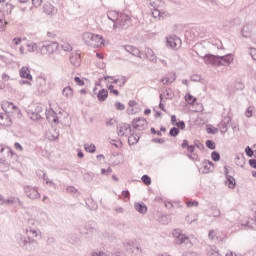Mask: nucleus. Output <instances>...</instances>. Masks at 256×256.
Masks as SVG:
<instances>
[{"label":"nucleus","mask_w":256,"mask_h":256,"mask_svg":"<svg viewBox=\"0 0 256 256\" xmlns=\"http://www.w3.org/2000/svg\"><path fill=\"white\" fill-rule=\"evenodd\" d=\"M187 207H199V202L198 201H188L187 202Z\"/></svg>","instance_id":"obj_52"},{"label":"nucleus","mask_w":256,"mask_h":256,"mask_svg":"<svg viewBox=\"0 0 256 256\" xmlns=\"http://www.w3.org/2000/svg\"><path fill=\"white\" fill-rule=\"evenodd\" d=\"M206 65H214L216 67H229L233 63V54H226L224 56L206 54L203 57Z\"/></svg>","instance_id":"obj_3"},{"label":"nucleus","mask_w":256,"mask_h":256,"mask_svg":"<svg viewBox=\"0 0 256 256\" xmlns=\"http://www.w3.org/2000/svg\"><path fill=\"white\" fill-rule=\"evenodd\" d=\"M191 81H193L194 83H198L199 81H201V76H199V75H192L191 76Z\"/></svg>","instance_id":"obj_58"},{"label":"nucleus","mask_w":256,"mask_h":256,"mask_svg":"<svg viewBox=\"0 0 256 256\" xmlns=\"http://www.w3.org/2000/svg\"><path fill=\"white\" fill-rule=\"evenodd\" d=\"M183 256H197L196 252H184Z\"/></svg>","instance_id":"obj_64"},{"label":"nucleus","mask_w":256,"mask_h":256,"mask_svg":"<svg viewBox=\"0 0 256 256\" xmlns=\"http://www.w3.org/2000/svg\"><path fill=\"white\" fill-rule=\"evenodd\" d=\"M13 203H18L19 207H23V202L17 197H10L4 200V205H13Z\"/></svg>","instance_id":"obj_25"},{"label":"nucleus","mask_w":256,"mask_h":256,"mask_svg":"<svg viewBox=\"0 0 256 256\" xmlns=\"http://www.w3.org/2000/svg\"><path fill=\"white\" fill-rule=\"evenodd\" d=\"M211 159H212V161H215V162L220 161L221 160V154H219V152H217V151H213L211 153Z\"/></svg>","instance_id":"obj_39"},{"label":"nucleus","mask_w":256,"mask_h":256,"mask_svg":"<svg viewBox=\"0 0 256 256\" xmlns=\"http://www.w3.org/2000/svg\"><path fill=\"white\" fill-rule=\"evenodd\" d=\"M232 119L230 116H224L222 119L223 123H226L227 125H229V123H231Z\"/></svg>","instance_id":"obj_63"},{"label":"nucleus","mask_w":256,"mask_h":256,"mask_svg":"<svg viewBox=\"0 0 256 256\" xmlns=\"http://www.w3.org/2000/svg\"><path fill=\"white\" fill-rule=\"evenodd\" d=\"M109 97V91L105 88H102L101 90L98 91L97 93V99L98 101H100L101 103H103V101H107V98Z\"/></svg>","instance_id":"obj_20"},{"label":"nucleus","mask_w":256,"mask_h":256,"mask_svg":"<svg viewBox=\"0 0 256 256\" xmlns=\"http://www.w3.org/2000/svg\"><path fill=\"white\" fill-rule=\"evenodd\" d=\"M74 81L76 84L79 85V87H83V85H85V81L81 79L79 76H75Z\"/></svg>","instance_id":"obj_45"},{"label":"nucleus","mask_w":256,"mask_h":256,"mask_svg":"<svg viewBox=\"0 0 256 256\" xmlns=\"http://www.w3.org/2000/svg\"><path fill=\"white\" fill-rule=\"evenodd\" d=\"M206 147L212 151L216 149L215 142L213 140H206Z\"/></svg>","instance_id":"obj_42"},{"label":"nucleus","mask_w":256,"mask_h":256,"mask_svg":"<svg viewBox=\"0 0 256 256\" xmlns=\"http://www.w3.org/2000/svg\"><path fill=\"white\" fill-rule=\"evenodd\" d=\"M108 90L110 91V93H113V95L119 96V90L115 89V86H113V84H110L108 86Z\"/></svg>","instance_id":"obj_44"},{"label":"nucleus","mask_w":256,"mask_h":256,"mask_svg":"<svg viewBox=\"0 0 256 256\" xmlns=\"http://www.w3.org/2000/svg\"><path fill=\"white\" fill-rule=\"evenodd\" d=\"M27 114L30 116L32 121H39V119H41V114H38L35 110L28 109Z\"/></svg>","instance_id":"obj_30"},{"label":"nucleus","mask_w":256,"mask_h":256,"mask_svg":"<svg viewBox=\"0 0 256 256\" xmlns=\"http://www.w3.org/2000/svg\"><path fill=\"white\" fill-rule=\"evenodd\" d=\"M133 129H138V131H145L147 128V120L145 118H136L132 120Z\"/></svg>","instance_id":"obj_6"},{"label":"nucleus","mask_w":256,"mask_h":256,"mask_svg":"<svg viewBox=\"0 0 256 256\" xmlns=\"http://www.w3.org/2000/svg\"><path fill=\"white\" fill-rule=\"evenodd\" d=\"M62 95L67 99H71V97H73V88H71V86H66L62 90Z\"/></svg>","instance_id":"obj_29"},{"label":"nucleus","mask_w":256,"mask_h":256,"mask_svg":"<svg viewBox=\"0 0 256 256\" xmlns=\"http://www.w3.org/2000/svg\"><path fill=\"white\" fill-rule=\"evenodd\" d=\"M26 233L27 236L16 234V242L24 251L31 253L39 246V242L33 238L37 237V230L30 228L26 230Z\"/></svg>","instance_id":"obj_1"},{"label":"nucleus","mask_w":256,"mask_h":256,"mask_svg":"<svg viewBox=\"0 0 256 256\" xmlns=\"http://www.w3.org/2000/svg\"><path fill=\"white\" fill-rule=\"evenodd\" d=\"M63 51H73V46L70 44H65L62 46Z\"/></svg>","instance_id":"obj_56"},{"label":"nucleus","mask_w":256,"mask_h":256,"mask_svg":"<svg viewBox=\"0 0 256 256\" xmlns=\"http://www.w3.org/2000/svg\"><path fill=\"white\" fill-rule=\"evenodd\" d=\"M39 177H43L44 181H46L47 185H49V183H53V181H49V178L47 177V174H45V172L40 171V173H38Z\"/></svg>","instance_id":"obj_50"},{"label":"nucleus","mask_w":256,"mask_h":256,"mask_svg":"<svg viewBox=\"0 0 256 256\" xmlns=\"http://www.w3.org/2000/svg\"><path fill=\"white\" fill-rule=\"evenodd\" d=\"M129 137H128V145H137V143H139V139L140 137L136 134L135 135V131L132 130V133H129Z\"/></svg>","instance_id":"obj_24"},{"label":"nucleus","mask_w":256,"mask_h":256,"mask_svg":"<svg viewBox=\"0 0 256 256\" xmlns=\"http://www.w3.org/2000/svg\"><path fill=\"white\" fill-rule=\"evenodd\" d=\"M70 62L72 65H74V67H79L81 63V56L78 54L70 56Z\"/></svg>","instance_id":"obj_31"},{"label":"nucleus","mask_w":256,"mask_h":256,"mask_svg":"<svg viewBox=\"0 0 256 256\" xmlns=\"http://www.w3.org/2000/svg\"><path fill=\"white\" fill-rule=\"evenodd\" d=\"M150 5L154 7L152 11V16L154 19H165V12H161V10L157 9L155 2H151Z\"/></svg>","instance_id":"obj_18"},{"label":"nucleus","mask_w":256,"mask_h":256,"mask_svg":"<svg viewBox=\"0 0 256 256\" xmlns=\"http://www.w3.org/2000/svg\"><path fill=\"white\" fill-rule=\"evenodd\" d=\"M59 49V43L53 41V42H45L41 48L40 51L42 55H53L54 51H57Z\"/></svg>","instance_id":"obj_4"},{"label":"nucleus","mask_w":256,"mask_h":256,"mask_svg":"<svg viewBox=\"0 0 256 256\" xmlns=\"http://www.w3.org/2000/svg\"><path fill=\"white\" fill-rule=\"evenodd\" d=\"M142 183H144V185H151V178L149 177V175L144 174L141 177Z\"/></svg>","instance_id":"obj_41"},{"label":"nucleus","mask_w":256,"mask_h":256,"mask_svg":"<svg viewBox=\"0 0 256 256\" xmlns=\"http://www.w3.org/2000/svg\"><path fill=\"white\" fill-rule=\"evenodd\" d=\"M174 126H176L177 129H181V131H183V129H185V121L180 120L175 123Z\"/></svg>","instance_id":"obj_43"},{"label":"nucleus","mask_w":256,"mask_h":256,"mask_svg":"<svg viewBox=\"0 0 256 256\" xmlns=\"http://www.w3.org/2000/svg\"><path fill=\"white\" fill-rule=\"evenodd\" d=\"M114 107L116 108L117 111H123L125 110V104L121 103V102H116L114 104Z\"/></svg>","instance_id":"obj_46"},{"label":"nucleus","mask_w":256,"mask_h":256,"mask_svg":"<svg viewBox=\"0 0 256 256\" xmlns=\"http://www.w3.org/2000/svg\"><path fill=\"white\" fill-rule=\"evenodd\" d=\"M160 223H162V225H169V217H167V215H162L160 217Z\"/></svg>","instance_id":"obj_48"},{"label":"nucleus","mask_w":256,"mask_h":256,"mask_svg":"<svg viewBox=\"0 0 256 256\" xmlns=\"http://www.w3.org/2000/svg\"><path fill=\"white\" fill-rule=\"evenodd\" d=\"M46 119L50 123H54L57 125L59 123V117L57 116V113L53 110L46 111Z\"/></svg>","instance_id":"obj_13"},{"label":"nucleus","mask_w":256,"mask_h":256,"mask_svg":"<svg viewBox=\"0 0 256 256\" xmlns=\"http://www.w3.org/2000/svg\"><path fill=\"white\" fill-rule=\"evenodd\" d=\"M202 167H203V173H211L213 171L215 164L211 160H204L202 162Z\"/></svg>","instance_id":"obj_19"},{"label":"nucleus","mask_w":256,"mask_h":256,"mask_svg":"<svg viewBox=\"0 0 256 256\" xmlns=\"http://www.w3.org/2000/svg\"><path fill=\"white\" fill-rule=\"evenodd\" d=\"M250 55L254 61H256V48H250Z\"/></svg>","instance_id":"obj_60"},{"label":"nucleus","mask_w":256,"mask_h":256,"mask_svg":"<svg viewBox=\"0 0 256 256\" xmlns=\"http://www.w3.org/2000/svg\"><path fill=\"white\" fill-rule=\"evenodd\" d=\"M151 143H160V145H163V143H165V139H163V138H153L151 140Z\"/></svg>","instance_id":"obj_53"},{"label":"nucleus","mask_w":256,"mask_h":256,"mask_svg":"<svg viewBox=\"0 0 256 256\" xmlns=\"http://www.w3.org/2000/svg\"><path fill=\"white\" fill-rule=\"evenodd\" d=\"M9 118H5V120H0V125H3V127H11L12 123H13V118L11 117V115H8Z\"/></svg>","instance_id":"obj_33"},{"label":"nucleus","mask_w":256,"mask_h":256,"mask_svg":"<svg viewBox=\"0 0 256 256\" xmlns=\"http://www.w3.org/2000/svg\"><path fill=\"white\" fill-rule=\"evenodd\" d=\"M145 55L151 63H157V56H155V52H153V49L146 48L145 49Z\"/></svg>","instance_id":"obj_21"},{"label":"nucleus","mask_w":256,"mask_h":256,"mask_svg":"<svg viewBox=\"0 0 256 256\" xmlns=\"http://www.w3.org/2000/svg\"><path fill=\"white\" fill-rule=\"evenodd\" d=\"M9 115L12 119H23V113H21V109H19L15 104L12 106Z\"/></svg>","instance_id":"obj_11"},{"label":"nucleus","mask_w":256,"mask_h":256,"mask_svg":"<svg viewBox=\"0 0 256 256\" xmlns=\"http://www.w3.org/2000/svg\"><path fill=\"white\" fill-rule=\"evenodd\" d=\"M123 47H124V50L127 53H130V55H133V57H140L141 58V51L138 48H136L132 45H125Z\"/></svg>","instance_id":"obj_14"},{"label":"nucleus","mask_w":256,"mask_h":256,"mask_svg":"<svg viewBox=\"0 0 256 256\" xmlns=\"http://www.w3.org/2000/svg\"><path fill=\"white\" fill-rule=\"evenodd\" d=\"M126 249L127 251H129L130 253H134L135 255H139V253H141V248L139 246H136L133 249L131 248V244H127Z\"/></svg>","instance_id":"obj_34"},{"label":"nucleus","mask_w":256,"mask_h":256,"mask_svg":"<svg viewBox=\"0 0 256 256\" xmlns=\"http://www.w3.org/2000/svg\"><path fill=\"white\" fill-rule=\"evenodd\" d=\"M79 231L82 235H89V233H93L95 231V227L93 226V223L88 222L83 226H80Z\"/></svg>","instance_id":"obj_10"},{"label":"nucleus","mask_w":256,"mask_h":256,"mask_svg":"<svg viewBox=\"0 0 256 256\" xmlns=\"http://www.w3.org/2000/svg\"><path fill=\"white\" fill-rule=\"evenodd\" d=\"M200 149V151H205V145L199 140H194V148Z\"/></svg>","instance_id":"obj_40"},{"label":"nucleus","mask_w":256,"mask_h":256,"mask_svg":"<svg viewBox=\"0 0 256 256\" xmlns=\"http://www.w3.org/2000/svg\"><path fill=\"white\" fill-rule=\"evenodd\" d=\"M66 191H67L68 193H77V189H76L75 186H68V187L66 188Z\"/></svg>","instance_id":"obj_55"},{"label":"nucleus","mask_w":256,"mask_h":256,"mask_svg":"<svg viewBox=\"0 0 256 256\" xmlns=\"http://www.w3.org/2000/svg\"><path fill=\"white\" fill-rule=\"evenodd\" d=\"M173 237L179 239L180 243H185V241H189V237L184 236L179 230H174Z\"/></svg>","instance_id":"obj_27"},{"label":"nucleus","mask_w":256,"mask_h":256,"mask_svg":"<svg viewBox=\"0 0 256 256\" xmlns=\"http://www.w3.org/2000/svg\"><path fill=\"white\" fill-rule=\"evenodd\" d=\"M27 47H28V51L30 53H33V52H35V49H37V44L36 43L28 44Z\"/></svg>","instance_id":"obj_51"},{"label":"nucleus","mask_w":256,"mask_h":256,"mask_svg":"<svg viewBox=\"0 0 256 256\" xmlns=\"http://www.w3.org/2000/svg\"><path fill=\"white\" fill-rule=\"evenodd\" d=\"M185 101L186 103H189V105H195L197 98L188 93L185 95Z\"/></svg>","instance_id":"obj_35"},{"label":"nucleus","mask_w":256,"mask_h":256,"mask_svg":"<svg viewBox=\"0 0 256 256\" xmlns=\"http://www.w3.org/2000/svg\"><path fill=\"white\" fill-rule=\"evenodd\" d=\"M189 159H191L192 161H199V155L192 153V154H188Z\"/></svg>","instance_id":"obj_54"},{"label":"nucleus","mask_w":256,"mask_h":256,"mask_svg":"<svg viewBox=\"0 0 256 256\" xmlns=\"http://www.w3.org/2000/svg\"><path fill=\"white\" fill-rule=\"evenodd\" d=\"M103 36L94 34V37L92 38V43H90L91 47H101V45H105L103 42Z\"/></svg>","instance_id":"obj_17"},{"label":"nucleus","mask_w":256,"mask_h":256,"mask_svg":"<svg viewBox=\"0 0 256 256\" xmlns=\"http://www.w3.org/2000/svg\"><path fill=\"white\" fill-rule=\"evenodd\" d=\"M107 17L110 21H113V29H128L131 25V16L125 14V12L110 10L107 12Z\"/></svg>","instance_id":"obj_2"},{"label":"nucleus","mask_w":256,"mask_h":256,"mask_svg":"<svg viewBox=\"0 0 256 256\" xmlns=\"http://www.w3.org/2000/svg\"><path fill=\"white\" fill-rule=\"evenodd\" d=\"M84 149L87 153H95V151H97L95 144H85Z\"/></svg>","instance_id":"obj_37"},{"label":"nucleus","mask_w":256,"mask_h":256,"mask_svg":"<svg viewBox=\"0 0 256 256\" xmlns=\"http://www.w3.org/2000/svg\"><path fill=\"white\" fill-rule=\"evenodd\" d=\"M251 33H252L251 24H246L242 27L241 29L242 37H244L245 39H249V37H251Z\"/></svg>","instance_id":"obj_22"},{"label":"nucleus","mask_w":256,"mask_h":256,"mask_svg":"<svg viewBox=\"0 0 256 256\" xmlns=\"http://www.w3.org/2000/svg\"><path fill=\"white\" fill-rule=\"evenodd\" d=\"M245 153L247 157H253V155H255V151H253V149H251L249 146L245 148Z\"/></svg>","instance_id":"obj_47"},{"label":"nucleus","mask_w":256,"mask_h":256,"mask_svg":"<svg viewBox=\"0 0 256 256\" xmlns=\"http://www.w3.org/2000/svg\"><path fill=\"white\" fill-rule=\"evenodd\" d=\"M24 192L26 194V196L28 197V199H39L41 197V194H39V190L37 187H33L30 185H26L24 186Z\"/></svg>","instance_id":"obj_5"},{"label":"nucleus","mask_w":256,"mask_h":256,"mask_svg":"<svg viewBox=\"0 0 256 256\" xmlns=\"http://www.w3.org/2000/svg\"><path fill=\"white\" fill-rule=\"evenodd\" d=\"M218 127L220 129V133L225 134L227 131H229V124H226L225 122H220L218 124Z\"/></svg>","instance_id":"obj_36"},{"label":"nucleus","mask_w":256,"mask_h":256,"mask_svg":"<svg viewBox=\"0 0 256 256\" xmlns=\"http://www.w3.org/2000/svg\"><path fill=\"white\" fill-rule=\"evenodd\" d=\"M127 133H133V129H131V124L124 123L120 125V128L118 130V135H121V137L127 135Z\"/></svg>","instance_id":"obj_15"},{"label":"nucleus","mask_w":256,"mask_h":256,"mask_svg":"<svg viewBox=\"0 0 256 256\" xmlns=\"http://www.w3.org/2000/svg\"><path fill=\"white\" fill-rule=\"evenodd\" d=\"M42 3L43 0H32V5H34V7H41Z\"/></svg>","instance_id":"obj_59"},{"label":"nucleus","mask_w":256,"mask_h":256,"mask_svg":"<svg viewBox=\"0 0 256 256\" xmlns=\"http://www.w3.org/2000/svg\"><path fill=\"white\" fill-rule=\"evenodd\" d=\"M94 37H95V34H93L91 32H86L83 34V39H84L86 45L91 46V43H93L92 41H93Z\"/></svg>","instance_id":"obj_28"},{"label":"nucleus","mask_w":256,"mask_h":256,"mask_svg":"<svg viewBox=\"0 0 256 256\" xmlns=\"http://www.w3.org/2000/svg\"><path fill=\"white\" fill-rule=\"evenodd\" d=\"M166 43L172 49H177V47H181V38L177 36H170L167 38Z\"/></svg>","instance_id":"obj_9"},{"label":"nucleus","mask_w":256,"mask_h":256,"mask_svg":"<svg viewBox=\"0 0 256 256\" xmlns=\"http://www.w3.org/2000/svg\"><path fill=\"white\" fill-rule=\"evenodd\" d=\"M179 133H180V130L177 127H172L169 131L170 137H177V135H179Z\"/></svg>","instance_id":"obj_38"},{"label":"nucleus","mask_w":256,"mask_h":256,"mask_svg":"<svg viewBox=\"0 0 256 256\" xmlns=\"http://www.w3.org/2000/svg\"><path fill=\"white\" fill-rule=\"evenodd\" d=\"M182 149H187L188 153H195V145H189V141L184 139L181 144Z\"/></svg>","instance_id":"obj_26"},{"label":"nucleus","mask_w":256,"mask_h":256,"mask_svg":"<svg viewBox=\"0 0 256 256\" xmlns=\"http://www.w3.org/2000/svg\"><path fill=\"white\" fill-rule=\"evenodd\" d=\"M20 77L22 79H28V81H33V76L31 75V70H29V67H22L20 69Z\"/></svg>","instance_id":"obj_16"},{"label":"nucleus","mask_w":256,"mask_h":256,"mask_svg":"<svg viewBox=\"0 0 256 256\" xmlns=\"http://www.w3.org/2000/svg\"><path fill=\"white\" fill-rule=\"evenodd\" d=\"M134 208L138 211V213H141L142 215L147 213V205H145L143 202H136L134 204Z\"/></svg>","instance_id":"obj_23"},{"label":"nucleus","mask_w":256,"mask_h":256,"mask_svg":"<svg viewBox=\"0 0 256 256\" xmlns=\"http://www.w3.org/2000/svg\"><path fill=\"white\" fill-rule=\"evenodd\" d=\"M36 85H37L38 91H40L41 93H47L48 91L47 79H45V77L43 76L36 77Z\"/></svg>","instance_id":"obj_8"},{"label":"nucleus","mask_w":256,"mask_h":256,"mask_svg":"<svg viewBox=\"0 0 256 256\" xmlns=\"http://www.w3.org/2000/svg\"><path fill=\"white\" fill-rule=\"evenodd\" d=\"M15 104L13 102H3L2 103V109L5 111V113H10L11 109H13V106Z\"/></svg>","instance_id":"obj_32"},{"label":"nucleus","mask_w":256,"mask_h":256,"mask_svg":"<svg viewBox=\"0 0 256 256\" xmlns=\"http://www.w3.org/2000/svg\"><path fill=\"white\" fill-rule=\"evenodd\" d=\"M43 12L46 15H57V8H55V6H53V4L46 2L43 6Z\"/></svg>","instance_id":"obj_12"},{"label":"nucleus","mask_w":256,"mask_h":256,"mask_svg":"<svg viewBox=\"0 0 256 256\" xmlns=\"http://www.w3.org/2000/svg\"><path fill=\"white\" fill-rule=\"evenodd\" d=\"M224 175L226 177V185L229 187V189H235L237 187V181H235V178L231 175H229V169H227V166L224 167Z\"/></svg>","instance_id":"obj_7"},{"label":"nucleus","mask_w":256,"mask_h":256,"mask_svg":"<svg viewBox=\"0 0 256 256\" xmlns=\"http://www.w3.org/2000/svg\"><path fill=\"white\" fill-rule=\"evenodd\" d=\"M207 133H209L211 135H217V133H219V129H217L215 127H208Z\"/></svg>","instance_id":"obj_49"},{"label":"nucleus","mask_w":256,"mask_h":256,"mask_svg":"<svg viewBox=\"0 0 256 256\" xmlns=\"http://www.w3.org/2000/svg\"><path fill=\"white\" fill-rule=\"evenodd\" d=\"M249 165L252 167V169H256V159L252 158L249 160Z\"/></svg>","instance_id":"obj_62"},{"label":"nucleus","mask_w":256,"mask_h":256,"mask_svg":"<svg viewBox=\"0 0 256 256\" xmlns=\"http://www.w3.org/2000/svg\"><path fill=\"white\" fill-rule=\"evenodd\" d=\"M92 256H109V254H107L103 251H100V252H93Z\"/></svg>","instance_id":"obj_61"},{"label":"nucleus","mask_w":256,"mask_h":256,"mask_svg":"<svg viewBox=\"0 0 256 256\" xmlns=\"http://www.w3.org/2000/svg\"><path fill=\"white\" fill-rule=\"evenodd\" d=\"M6 7H7V13H8L9 15H11V11H13V9H15V6H14L13 4L7 3V4H6Z\"/></svg>","instance_id":"obj_57"}]
</instances>
